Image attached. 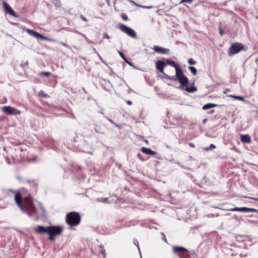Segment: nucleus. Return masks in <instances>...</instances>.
Returning <instances> with one entry per match:
<instances>
[{"label": "nucleus", "instance_id": "41", "mask_svg": "<svg viewBox=\"0 0 258 258\" xmlns=\"http://www.w3.org/2000/svg\"><path fill=\"white\" fill-rule=\"evenodd\" d=\"M110 122H111L113 123V121H112V120H110Z\"/></svg>", "mask_w": 258, "mask_h": 258}, {"label": "nucleus", "instance_id": "20", "mask_svg": "<svg viewBox=\"0 0 258 258\" xmlns=\"http://www.w3.org/2000/svg\"><path fill=\"white\" fill-rule=\"evenodd\" d=\"M229 97L231 98H234L235 99L240 100L242 101H244V99L242 96L230 95H229Z\"/></svg>", "mask_w": 258, "mask_h": 258}, {"label": "nucleus", "instance_id": "27", "mask_svg": "<svg viewBox=\"0 0 258 258\" xmlns=\"http://www.w3.org/2000/svg\"><path fill=\"white\" fill-rule=\"evenodd\" d=\"M188 62L190 64H195L196 63V61H195L192 58H189L188 60Z\"/></svg>", "mask_w": 258, "mask_h": 258}, {"label": "nucleus", "instance_id": "12", "mask_svg": "<svg viewBox=\"0 0 258 258\" xmlns=\"http://www.w3.org/2000/svg\"><path fill=\"white\" fill-rule=\"evenodd\" d=\"M240 140L242 143L250 144L251 142V139L248 134L241 135Z\"/></svg>", "mask_w": 258, "mask_h": 258}, {"label": "nucleus", "instance_id": "38", "mask_svg": "<svg viewBox=\"0 0 258 258\" xmlns=\"http://www.w3.org/2000/svg\"><path fill=\"white\" fill-rule=\"evenodd\" d=\"M220 35H223V32H222V30H220Z\"/></svg>", "mask_w": 258, "mask_h": 258}, {"label": "nucleus", "instance_id": "2", "mask_svg": "<svg viewBox=\"0 0 258 258\" xmlns=\"http://www.w3.org/2000/svg\"><path fill=\"white\" fill-rule=\"evenodd\" d=\"M62 231L63 227L59 226H50L45 227L39 225L35 229V232L37 234H48L49 235L48 239L51 241H53L55 239L56 235H60Z\"/></svg>", "mask_w": 258, "mask_h": 258}, {"label": "nucleus", "instance_id": "26", "mask_svg": "<svg viewBox=\"0 0 258 258\" xmlns=\"http://www.w3.org/2000/svg\"><path fill=\"white\" fill-rule=\"evenodd\" d=\"M100 248V252L104 256H105L106 252L105 249L104 248L103 246L101 245L99 246Z\"/></svg>", "mask_w": 258, "mask_h": 258}, {"label": "nucleus", "instance_id": "31", "mask_svg": "<svg viewBox=\"0 0 258 258\" xmlns=\"http://www.w3.org/2000/svg\"><path fill=\"white\" fill-rule=\"evenodd\" d=\"M103 38H106V39H109L110 37H109V36L107 34L104 33L103 34Z\"/></svg>", "mask_w": 258, "mask_h": 258}, {"label": "nucleus", "instance_id": "34", "mask_svg": "<svg viewBox=\"0 0 258 258\" xmlns=\"http://www.w3.org/2000/svg\"><path fill=\"white\" fill-rule=\"evenodd\" d=\"M60 46H62V47H67V45L65 43H60Z\"/></svg>", "mask_w": 258, "mask_h": 258}, {"label": "nucleus", "instance_id": "15", "mask_svg": "<svg viewBox=\"0 0 258 258\" xmlns=\"http://www.w3.org/2000/svg\"><path fill=\"white\" fill-rule=\"evenodd\" d=\"M175 70H176V78H178L182 75H183L182 74V70L180 69V68L179 67V66L177 65L176 66V68H175Z\"/></svg>", "mask_w": 258, "mask_h": 258}, {"label": "nucleus", "instance_id": "13", "mask_svg": "<svg viewBox=\"0 0 258 258\" xmlns=\"http://www.w3.org/2000/svg\"><path fill=\"white\" fill-rule=\"evenodd\" d=\"M141 151L144 154H149L151 155H155L157 154V152L154 151H152L151 149L149 148H147L146 147H142L141 149Z\"/></svg>", "mask_w": 258, "mask_h": 258}, {"label": "nucleus", "instance_id": "5", "mask_svg": "<svg viewBox=\"0 0 258 258\" xmlns=\"http://www.w3.org/2000/svg\"><path fill=\"white\" fill-rule=\"evenodd\" d=\"M119 28L122 32L132 38H136L137 36L136 32L133 29L125 25L120 24Z\"/></svg>", "mask_w": 258, "mask_h": 258}, {"label": "nucleus", "instance_id": "7", "mask_svg": "<svg viewBox=\"0 0 258 258\" xmlns=\"http://www.w3.org/2000/svg\"><path fill=\"white\" fill-rule=\"evenodd\" d=\"M173 251L177 254L180 258H185L184 253L188 252L187 249L181 246H174Z\"/></svg>", "mask_w": 258, "mask_h": 258}, {"label": "nucleus", "instance_id": "6", "mask_svg": "<svg viewBox=\"0 0 258 258\" xmlns=\"http://www.w3.org/2000/svg\"><path fill=\"white\" fill-rule=\"evenodd\" d=\"M23 30H25L29 35L34 37V38L41 39L47 40L48 38L41 35V34L33 30L25 28H22Z\"/></svg>", "mask_w": 258, "mask_h": 258}, {"label": "nucleus", "instance_id": "40", "mask_svg": "<svg viewBox=\"0 0 258 258\" xmlns=\"http://www.w3.org/2000/svg\"><path fill=\"white\" fill-rule=\"evenodd\" d=\"M154 48L157 49V48H159V47H155Z\"/></svg>", "mask_w": 258, "mask_h": 258}, {"label": "nucleus", "instance_id": "18", "mask_svg": "<svg viewBox=\"0 0 258 258\" xmlns=\"http://www.w3.org/2000/svg\"><path fill=\"white\" fill-rule=\"evenodd\" d=\"M165 63H166V64L170 65L172 67H173L174 68H176V66L178 65L177 63H175V61L171 60H169V59H167L166 60Z\"/></svg>", "mask_w": 258, "mask_h": 258}, {"label": "nucleus", "instance_id": "3", "mask_svg": "<svg viewBox=\"0 0 258 258\" xmlns=\"http://www.w3.org/2000/svg\"><path fill=\"white\" fill-rule=\"evenodd\" d=\"M81 218L79 213L76 212H71L67 214L66 222L69 226H76L80 224Z\"/></svg>", "mask_w": 258, "mask_h": 258}, {"label": "nucleus", "instance_id": "16", "mask_svg": "<svg viewBox=\"0 0 258 258\" xmlns=\"http://www.w3.org/2000/svg\"><path fill=\"white\" fill-rule=\"evenodd\" d=\"M216 106H217V105L215 104L207 103L203 106V109L207 110Z\"/></svg>", "mask_w": 258, "mask_h": 258}, {"label": "nucleus", "instance_id": "22", "mask_svg": "<svg viewBox=\"0 0 258 258\" xmlns=\"http://www.w3.org/2000/svg\"><path fill=\"white\" fill-rule=\"evenodd\" d=\"M119 54H120V56L123 58V59L124 60L125 62L127 63L128 64H131L130 61L126 59V58L125 57L123 53L120 51H118Z\"/></svg>", "mask_w": 258, "mask_h": 258}, {"label": "nucleus", "instance_id": "39", "mask_svg": "<svg viewBox=\"0 0 258 258\" xmlns=\"http://www.w3.org/2000/svg\"><path fill=\"white\" fill-rule=\"evenodd\" d=\"M214 111H215V110H211V111H210V112H209V113H214Z\"/></svg>", "mask_w": 258, "mask_h": 258}, {"label": "nucleus", "instance_id": "30", "mask_svg": "<svg viewBox=\"0 0 258 258\" xmlns=\"http://www.w3.org/2000/svg\"><path fill=\"white\" fill-rule=\"evenodd\" d=\"M121 16H122V19H123L124 20L126 21V20H128V17H127V16L126 15H124V14H122V15H121Z\"/></svg>", "mask_w": 258, "mask_h": 258}, {"label": "nucleus", "instance_id": "24", "mask_svg": "<svg viewBox=\"0 0 258 258\" xmlns=\"http://www.w3.org/2000/svg\"><path fill=\"white\" fill-rule=\"evenodd\" d=\"M41 75H43L46 77H48L51 75V73L48 72H41L40 73Z\"/></svg>", "mask_w": 258, "mask_h": 258}, {"label": "nucleus", "instance_id": "1", "mask_svg": "<svg viewBox=\"0 0 258 258\" xmlns=\"http://www.w3.org/2000/svg\"><path fill=\"white\" fill-rule=\"evenodd\" d=\"M20 192H16L15 201L20 209L25 212L26 211L37 213V209L34 205L32 198L28 190L22 188Z\"/></svg>", "mask_w": 258, "mask_h": 258}, {"label": "nucleus", "instance_id": "14", "mask_svg": "<svg viewBox=\"0 0 258 258\" xmlns=\"http://www.w3.org/2000/svg\"><path fill=\"white\" fill-rule=\"evenodd\" d=\"M244 46L240 43H235L231 45L230 48H244Z\"/></svg>", "mask_w": 258, "mask_h": 258}, {"label": "nucleus", "instance_id": "11", "mask_svg": "<svg viewBox=\"0 0 258 258\" xmlns=\"http://www.w3.org/2000/svg\"><path fill=\"white\" fill-rule=\"evenodd\" d=\"M166 66V63L164 61L162 60H159L156 63V68L160 71V72L163 74H165L164 72V68Z\"/></svg>", "mask_w": 258, "mask_h": 258}, {"label": "nucleus", "instance_id": "29", "mask_svg": "<svg viewBox=\"0 0 258 258\" xmlns=\"http://www.w3.org/2000/svg\"><path fill=\"white\" fill-rule=\"evenodd\" d=\"M140 7L143 8H144V9H152L153 8V6H140Z\"/></svg>", "mask_w": 258, "mask_h": 258}, {"label": "nucleus", "instance_id": "43", "mask_svg": "<svg viewBox=\"0 0 258 258\" xmlns=\"http://www.w3.org/2000/svg\"><path fill=\"white\" fill-rule=\"evenodd\" d=\"M163 239H165V240H166V238H165V237H163Z\"/></svg>", "mask_w": 258, "mask_h": 258}, {"label": "nucleus", "instance_id": "19", "mask_svg": "<svg viewBox=\"0 0 258 258\" xmlns=\"http://www.w3.org/2000/svg\"><path fill=\"white\" fill-rule=\"evenodd\" d=\"M241 49H229L228 55L231 56L234 54L238 53Z\"/></svg>", "mask_w": 258, "mask_h": 258}, {"label": "nucleus", "instance_id": "36", "mask_svg": "<svg viewBox=\"0 0 258 258\" xmlns=\"http://www.w3.org/2000/svg\"><path fill=\"white\" fill-rule=\"evenodd\" d=\"M210 149H211L210 148V147H207V148H205V150H206V151H209V150H210Z\"/></svg>", "mask_w": 258, "mask_h": 258}, {"label": "nucleus", "instance_id": "35", "mask_svg": "<svg viewBox=\"0 0 258 258\" xmlns=\"http://www.w3.org/2000/svg\"><path fill=\"white\" fill-rule=\"evenodd\" d=\"M126 102H127V104L130 105L132 104V102L131 101L128 100V101H127Z\"/></svg>", "mask_w": 258, "mask_h": 258}, {"label": "nucleus", "instance_id": "21", "mask_svg": "<svg viewBox=\"0 0 258 258\" xmlns=\"http://www.w3.org/2000/svg\"><path fill=\"white\" fill-rule=\"evenodd\" d=\"M38 95L39 96L43 97V98H48L49 97V95L44 92L43 91H41L38 93Z\"/></svg>", "mask_w": 258, "mask_h": 258}, {"label": "nucleus", "instance_id": "28", "mask_svg": "<svg viewBox=\"0 0 258 258\" xmlns=\"http://www.w3.org/2000/svg\"><path fill=\"white\" fill-rule=\"evenodd\" d=\"M192 0H181L180 2V4H183V3H185L191 4L192 3Z\"/></svg>", "mask_w": 258, "mask_h": 258}, {"label": "nucleus", "instance_id": "9", "mask_svg": "<svg viewBox=\"0 0 258 258\" xmlns=\"http://www.w3.org/2000/svg\"><path fill=\"white\" fill-rule=\"evenodd\" d=\"M3 6L5 11L8 13L9 15L14 17H17V15L15 14L12 9L11 7L6 2H3Z\"/></svg>", "mask_w": 258, "mask_h": 258}, {"label": "nucleus", "instance_id": "10", "mask_svg": "<svg viewBox=\"0 0 258 258\" xmlns=\"http://www.w3.org/2000/svg\"><path fill=\"white\" fill-rule=\"evenodd\" d=\"M177 79L181 85L183 87H187L188 83V80L184 75Z\"/></svg>", "mask_w": 258, "mask_h": 258}, {"label": "nucleus", "instance_id": "8", "mask_svg": "<svg viewBox=\"0 0 258 258\" xmlns=\"http://www.w3.org/2000/svg\"><path fill=\"white\" fill-rule=\"evenodd\" d=\"M230 211H239L241 212H255L256 210L253 208H249L246 207L234 208L228 209Z\"/></svg>", "mask_w": 258, "mask_h": 258}, {"label": "nucleus", "instance_id": "32", "mask_svg": "<svg viewBox=\"0 0 258 258\" xmlns=\"http://www.w3.org/2000/svg\"><path fill=\"white\" fill-rule=\"evenodd\" d=\"M188 145L191 148H195V146L192 143H189Z\"/></svg>", "mask_w": 258, "mask_h": 258}, {"label": "nucleus", "instance_id": "33", "mask_svg": "<svg viewBox=\"0 0 258 258\" xmlns=\"http://www.w3.org/2000/svg\"><path fill=\"white\" fill-rule=\"evenodd\" d=\"M210 147V148H211V149H215V148H216L215 145H214V144H211Z\"/></svg>", "mask_w": 258, "mask_h": 258}, {"label": "nucleus", "instance_id": "17", "mask_svg": "<svg viewBox=\"0 0 258 258\" xmlns=\"http://www.w3.org/2000/svg\"><path fill=\"white\" fill-rule=\"evenodd\" d=\"M185 90L188 92H189V93H193V92H195V91H196L197 90V89L196 87L195 86H190L189 87H188L187 86L186 87V88H185Z\"/></svg>", "mask_w": 258, "mask_h": 258}, {"label": "nucleus", "instance_id": "25", "mask_svg": "<svg viewBox=\"0 0 258 258\" xmlns=\"http://www.w3.org/2000/svg\"><path fill=\"white\" fill-rule=\"evenodd\" d=\"M156 52L160 53H165L166 52L167 50L169 49H154Z\"/></svg>", "mask_w": 258, "mask_h": 258}, {"label": "nucleus", "instance_id": "37", "mask_svg": "<svg viewBox=\"0 0 258 258\" xmlns=\"http://www.w3.org/2000/svg\"><path fill=\"white\" fill-rule=\"evenodd\" d=\"M82 19H83L84 21H87V19H86V18H85V17H82Z\"/></svg>", "mask_w": 258, "mask_h": 258}, {"label": "nucleus", "instance_id": "42", "mask_svg": "<svg viewBox=\"0 0 258 258\" xmlns=\"http://www.w3.org/2000/svg\"><path fill=\"white\" fill-rule=\"evenodd\" d=\"M163 239H165V240H166V238H165V237H163Z\"/></svg>", "mask_w": 258, "mask_h": 258}, {"label": "nucleus", "instance_id": "4", "mask_svg": "<svg viewBox=\"0 0 258 258\" xmlns=\"http://www.w3.org/2000/svg\"><path fill=\"white\" fill-rule=\"evenodd\" d=\"M2 111L8 115H18L21 113V111L15 108L10 106H4L1 108Z\"/></svg>", "mask_w": 258, "mask_h": 258}, {"label": "nucleus", "instance_id": "44", "mask_svg": "<svg viewBox=\"0 0 258 258\" xmlns=\"http://www.w3.org/2000/svg\"><path fill=\"white\" fill-rule=\"evenodd\" d=\"M257 200H258L257 199H256Z\"/></svg>", "mask_w": 258, "mask_h": 258}, {"label": "nucleus", "instance_id": "23", "mask_svg": "<svg viewBox=\"0 0 258 258\" xmlns=\"http://www.w3.org/2000/svg\"><path fill=\"white\" fill-rule=\"evenodd\" d=\"M189 69L194 75H197V69L194 67H189Z\"/></svg>", "mask_w": 258, "mask_h": 258}]
</instances>
